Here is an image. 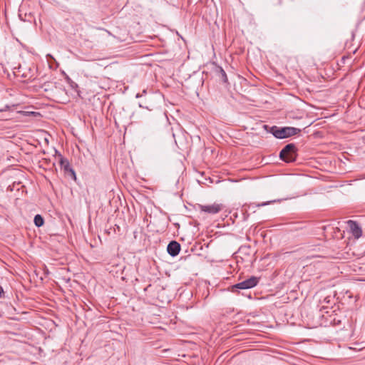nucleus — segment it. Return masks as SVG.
Instances as JSON below:
<instances>
[{"label":"nucleus","mask_w":365,"mask_h":365,"mask_svg":"<svg viewBox=\"0 0 365 365\" xmlns=\"http://www.w3.org/2000/svg\"><path fill=\"white\" fill-rule=\"evenodd\" d=\"M269 203V202H263L262 204H259L257 205V206H264V205H268Z\"/></svg>","instance_id":"nucleus-11"},{"label":"nucleus","mask_w":365,"mask_h":365,"mask_svg":"<svg viewBox=\"0 0 365 365\" xmlns=\"http://www.w3.org/2000/svg\"><path fill=\"white\" fill-rule=\"evenodd\" d=\"M296 146L294 144H288L280 151V158L287 162L291 163L296 159Z\"/></svg>","instance_id":"nucleus-2"},{"label":"nucleus","mask_w":365,"mask_h":365,"mask_svg":"<svg viewBox=\"0 0 365 365\" xmlns=\"http://www.w3.org/2000/svg\"><path fill=\"white\" fill-rule=\"evenodd\" d=\"M222 204L215 202L210 205H198V209L200 212H203L210 215H215L224 209Z\"/></svg>","instance_id":"nucleus-3"},{"label":"nucleus","mask_w":365,"mask_h":365,"mask_svg":"<svg viewBox=\"0 0 365 365\" xmlns=\"http://www.w3.org/2000/svg\"><path fill=\"white\" fill-rule=\"evenodd\" d=\"M259 282V278L255 276L236 284L234 287L240 289H247L255 287Z\"/></svg>","instance_id":"nucleus-4"},{"label":"nucleus","mask_w":365,"mask_h":365,"mask_svg":"<svg viewBox=\"0 0 365 365\" xmlns=\"http://www.w3.org/2000/svg\"><path fill=\"white\" fill-rule=\"evenodd\" d=\"M140 96H141V95H140V93H138V94L136 95V98H140Z\"/></svg>","instance_id":"nucleus-12"},{"label":"nucleus","mask_w":365,"mask_h":365,"mask_svg":"<svg viewBox=\"0 0 365 365\" xmlns=\"http://www.w3.org/2000/svg\"><path fill=\"white\" fill-rule=\"evenodd\" d=\"M59 163L61 165V168H63L66 172H71L73 175L75 176V173L73 170L71 168L70 163L66 158L61 156Z\"/></svg>","instance_id":"nucleus-7"},{"label":"nucleus","mask_w":365,"mask_h":365,"mask_svg":"<svg viewBox=\"0 0 365 365\" xmlns=\"http://www.w3.org/2000/svg\"><path fill=\"white\" fill-rule=\"evenodd\" d=\"M271 132L277 138L282 139L297 134L300 132V129L292 127L278 128L273 126L271 129Z\"/></svg>","instance_id":"nucleus-1"},{"label":"nucleus","mask_w":365,"mask_h":365,"mask_svg":"<svg viewBox=\"0 0 365 365\" xmlns=\"http://www.w3.org/2000/svg\"><path fill=\"white\" fill-rule=\"evenodd\" d=\"M221 73H222L224 81L226 82L227 81V75H226L225 71L223 69H221Z\"/></svg>","instance_id":"nucleus-9"},{"label":"nucleus","mask_w":365,"mask_h":365,"mask_svg":"<svg viewBox=\"0 0 365 365\" xmlns=\"http://www.w3.org/2000/svg\"><path fill=\"white\" fill-rule=\"evenodd\" d=\"M4 289H3L2 287L0 286V298L4 297Z\"/></svg>","instance_id":"nucleus-10"},{"label":"nucleus","mask_w":365,"mask_h":365,"mask_svg":"<svg viewBox=\"0 0 365 365\" xmlns=\"http://www.w3.org/2000/svg\"><path fill=\"white\" fill-rule=\"evenodd\" d=\"M34 224L36 227H41L43 225V219L40 215H36L34 217Z\"/></svg>","instance_id":"nucleus-8"},{"label":"nucleus","mask_w":365,"mask_h":365,"mask_svg":"<svg viewBox=\"0 0 365 365\" xmlns=\"http://www.w3.org/2000/svg\"><path fill=\"white\" fill-rule=\"evenodd\" d=\"M347 224L352 236L356 239H359L362 235V230L359 224L353 220L347 221Z\"/></svg>","instance_id":"nucleus-5"},{"label":"nucleus","mask_w":365,"mask_h":365,"mask_svg":"<svg viewBox=\"0 0 365 365\" xmlns=\"http://www.w3.org/2000/svg\"><path fill=\"white\" fill-rule=\"evenodd\" d=\"M168 252L173 257L178 255L180 250V245L176 241L170 242L167 247Z\"/></svg>","instance_id":"nucleus-6"}]
</instances>
